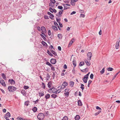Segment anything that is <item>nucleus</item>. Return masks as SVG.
I'll return each instance as SVG.
<instances>
[{"instance_id":"f257e3e1","label":"nucleus","mask_w":120,"mask_h":120,"mask_svg":"<svg viewBox=\"0 0 120 120\" xmlns=\"http://www.w3.org/2000/svg\"><path fill=\"white\" fill-rule=\"evenodd\" d=\"M16 89V87L12 86H9L8 88V90L10 92H13L15 91Z\"/></svg>"},{"instance_id":"f03ea898","label":"nucleus","mask_w":120,"mask_h":120,"mask_svg":"<svg viewBox=\"0 0 120 120\" xmlns=\"http://www.w3.org/2000/svg\"><path fill=\"white\" fill-rule=\"evenodd\" d=\"M37 118L39 120H42L44 118V114L42 113H39L37 116Z\"/></svg>"},{"instance_id":"7ed1b4c3","label":"nucleus","mask_w":120,"mask_h":120,"mask_svg":"<svg viewBox=\"0 0 120 120\" xmlns=\"http://www.w3.org/2000/svg\"><path fill=\"white\" fill-rule=\"evenodd\" d=\"M41 30L42 31L41 33L45 35V34L46 32V30L44 26H42L41 28Z\"/></svg>"},{"instance_id":"20e7f679","label":"nucleus","mask_w":120,"mask_h":120,"mask_svg":"<svg viewBox=\"0 0 120 120\" xmlns=\"http://www.w3.org/2000/svg\"><path fill=\"white\" fill-rule=\"evenodd\" d=\"M92 55V53L91 52H88L87 54V56L88 58H89V59H88L90 60Z\"/></svg>"},{"instance_id":"39448f33","label":"nucleus","mask_w":120,"mask_h":120,"mask_svg":"<svg viewBox=\"0 0 120 120\" xmlns=\"http://www.w3.org/2000/svg\"><path fill=\"white\" fill-rule=\"evenodd\" d=\"M63 11V10L60 11L59 12L58 14H56V15L58 17H60L61 16V15L62 14Z\"/></svg>"},{"instance_id":"423d86ee","label":"nucleus","mask_w":120,"mask_h":120,"mask_svg":"<svg viewBox=\"0 0 120 120\" xmlns=\"http://www.w3.org/2000/svg\"><path fill=\"white\" fill-rule=\"evenodd\" d=\"M88 78L85 75L84 77L82 79L83 82L85 83H86L87 82V80H88Z\"/></svg>"},{"instance_id":"0eeeda50","label":"nucleus","mask_w":120,"mask_h":120,"mask_svg":"<svg viewBox=\"0 0 120 120\" xmlns=\"http://www.w3.org/2000/svg\"><path fill=\"white\" fill-rule=\"evenodd\" d=\"M50 62L52 64H54L56 63V61L55 59H52L50 60Z\"/></svg>"},{"instance_id":"6e6552de","label":"nucleus","mask_w":120,"mask_h":120,"mask_svg":"<svg viewBox=\"0 0 120 120\" xmlns=\"http://www.w3.org/2000/svg\"><path fill=\"white\" fill-rule=\"evenodd\" d=\"M21 93L24 96H26V92L24 90H22L21 91Z\"/></svg>"},{"instance_id":"1a4fd4ad","label":"nucleus","mask_w":120,"mask_h":120,"mask_svg":"<svg viewBox=\"0 0 120 120\" xmlns=\"http://www.w3.org/2000/svg\"><path fill=\"white\" fill-rule=\"evenodd\" d=\"M0 83H1L2 86H6V84L4 81L2 79H1V81L0 82Z\"/></svg>"},{"instance_id":"9d476101","label":"nucleus","mask_w":120,"mask_h":120,"mask_svg":"<svg viewBox=\"0 0 120 120\" xmlns=\"http://www.w3.org/2000/svg\"><path fill=\"white\" fill-rule=\"evenodd\" d=\"M47 14L50 16L49 18L51 19H52V18L54 17L53 15L49 12H48Z\"/></svg>"},{"instance_id":"9b49d317","label":"nucleus","mask_w":120,"mask_h":120,"mask_svg":"<svg viewBox=\"0 0 120 120\" xmlns=\"http://www.w3.org/2000/svg\"><path fill=\"white\" fill-rule=\"evenodd\" d=\"M8 82L12 84H14L15 83V81L12 79H9L8 80Z\"/></svg>"},{"instance_id":"f8f14e48","label":"nucleus","mask_w":120,"mask_h":120,"mask_svg":"<svg viewBox=\"0 0 120 120\" xmlns=\"http://www.w3.org/2000/svg\"><path fill=\"white\" fill-rule=\"evenodd\" d=\"M88 68H87L83 70H81V71L82 72H86L88 71Z\"/></svg>"},{"instance_id":"ddd939ff","label":"nucleus","mask_w":120,"mask_h":120,"mask_svg":"<svg viewBox=\"0 0 120 120\" xmlns=\"http://www.w3.org/2000/svg\"><path fill=\"white\" fill-rule=\"evenodd\" d=\"M78 105L79 106H82V102L81 101V100H79L78 101Z\"/></svg>"},{"instance_id":"4468645a","label":"nucleus","mask_w":120,"mask_h":120,"mask_svg":"<svg viewBox=\"0 0 120 120\" xmlns=\"http://www.w3.org/2000/svg\"><path fill=\"white\" fill-rule=\"evenodd\" d=\"M84 61L87 65L90 66V62L88 61L86 59Z\"/></svg>"},{"instance_id":"2eb2a0df","label":"nucleus","mask_w":120,"mask_h":120,"mask_svg":"<svg viewBox=\"0 0 120 120\" xmlns=\"http://www.w3.org/2000/svg\"><path fill=\"white\" fill-rule=\"evenodd\" d=\"M119 42L117 41L116 44V49H118L119 46Z\"/></svg>"},{"instance_id":"dca6fc26","label":"nucleus","mask_w":120,"mask_h":120,"mask_svg":"<svg viewBox=\"0 0 120 120\" xmlns=\"http://www.w3.org/2000/svg\"><path fill=\"white\" fill-rule=\"evenodd\" d=\"M2 76V78L6 80L7 79V78L6 77V75L4 73H3L1 75Z\"/></svg>"},{"instance_id":"f3484780","label":"nucleus","mask_w":120,"mask_h":120,"mask_svg":"<svg viewBox=\"0 0 120 120\" xmlns=\"http://www.w3.org/2000/svg\"><path fill=\"white\" fill-rule=\"evenodd\" d=\"M78 0H71V4L72 5H74L73 4V3L74 2H76L78 1Z\"/></svg>"},{"instance_id":"a211bd4d","label":"nucleus","mask_w":120,"mask_h":120,"mask_svg":"<svg viewBox=\"0 0 120 120\" xmlns=\"http://www.w3.org/2000/svg\"><path fill=\"white\" fill-rule=\"evenodd\" d=\"M55 3H50L49 4V6L52 8L54 7Z\"/></svg>"},{"instance_id":"6ab92c4d","label":"nucleus","mask_w":120,"mask_h":120,"mask_svg":"<svg viewBox=\"0 0 120 120\" xmlns=\"http://www.w3.org/2000/svg\"><path fill=\"white\" fill-rule=\"evenodd\" d=\"M50 97V95L49 94H46V95L45 96V98L46 99H47L49 98Z\"/></svg>"},{"instance_id":"aec40b11","label":"nucleus","mask_w":120,"mask_h":120,"mask_svg":"<svg viewBox=\"0 0 120 120\" xmlns=\"http://www.w3.org/2000/svg\"><path fill=\"white\" fill-rule=\"evenodd\" d=\"M4 116L7 117H9L10 116V113L8 112Z\"/></svg>"},{"instance_id":"412c9836","label":"nucleus","mask_w":120,"mask_h":120,"mask_svg":"<svg viewBox=\"0 0 120 120\" xmlns=\"http://www.w3.org/2000/svg\"><path fill=\"white\" fill-rule=\"evenodd\" d=\"M32 110L34 112H36L37 111V108L36 107H35L33 108Z\"/></svg>"},{"instance_id":"4be33fe9","label":"nucleus","mask_w":120,"mask_h":120,"mask_svg":"<svg viewBox=\"0 0 120 120\" xmlns=\"http://www.w3.org/2000/svg\"><path fill=\"white\" fill-rule=\"evenodd\" d=\"M75 120H78L80 118V117L79 115H77L75 117Z\"/></svg>"},{"instance_id":"5701e85b","label":"nucleus","mask_w":120,"mask_h":120,"mask_svg":"<svg viewBox=\"0 0 120 120\" xmlns=\"http://www.w3.org/2000/svg\"><path fill=\"white\" fill-rule=\"evenodd\" d=\"M50 75L48 74H47L46 75V79L47 80H49L50 78Z\"/></svg>"},{"instance_id":"b1692460","label":"nucleus","mask_w":120,"mask_h":120,"mask_svg":"<svg viewBox=\"0 0 120 120\" xmlns=\"http://www.w3.org/2000/svg\"><path fill=\"white\" fill-rule=\"evenodd\" d=\"M74 82L73 81H70V85L71 87H73V86Z\"/></svg>"},{"instance_id":"393cba45","label":"nucleus","mask_w":120,"mask_h":120,"mask_svg":"<svg viewBox=\"0 0 120 120\" xmlns=\"http://www.w3.org/2000/svg\"><path fill=\"white\" fill-rule=\"evenodd\" d=\"M51 97L52 98H55L57 97V95L55 94H53L51 95Z\"/></svg>"},{"instance_id":"a878e982","label":"nucleus","mask_w":120,"mask_h":120,"mask_svg":"<svg viewBox=\"0 0 120 120\" xmlns=\"http://www.w3.org/2000/svg\"><path fill=\"white\" fill-rule=\"evenodd\" d=\"M41 43L44 46H46L47 45V43L44 41H42Z\"/></svg>"},{"instance_id":"bb28decb","label":"nucleus","mask_w":120,"mask_h":120,"mask_svg":"<svg viewBox=\"0 0 120 120\" xmlns=\"http://www.w3.org/2000/svg\"><path fill=\"white\" fill-rule=\"evenodd\" d=\"M58 37L59 39H61L62 38V34H59L58 35Z\"/></svg>"},{"instance_id":"cd10ccee","label":"nucleus","mask_w":120,"mask_h":120,"mask_svg":"<svg viewBox=\"0 0 120 120\" xmlns=\"http://www.w3.org/2000/svg\"><path fill=\"white\" fill-rule=\"evenodd\" d=\"M51 81L49 82L48 84V86L49 88H50L51 87Z\"/></svg>"},{"instance_id":"c85d7f7f","label":"nucleus","mask_w":120,"mask_h":120,"mask_svg":"<svg viewBox=\"0 0 120 120\" xmlns=\"http://www.w3.org/2000/svg\"><path fill=\"white\" fill-rule=\"evenodd\" d=\"M52 29L56 31L58 30L57 28L56 27V26H52Z\"/></svg>"},{"instance_id":"c756f323","label":"nucleus","mask_w":120,"mask_h":120,"mask_svg":"<svg viewBox=\"0 0 120 120\" xmlns=\"http://www.w3.org/2000/svg\"><path fill=\"white\" fill-rule=\"evenodd\" d=\"M62 85L66 87L68 85V83L66 82H63Z\"/></svg>"},{"instance_id":"7c9ffc66","label":"nucleus","mask_w":120,"mask_h":120,"mask_svg":"<svg viewBox=\"0 0 120 120\" xmlns=\"http://www.w3.org/2000/svg\"><path fill=\"white\" fill-rule=\"evenodd\" d=\"M47 53L49 55L51 56H53V55L52 54L51 52L49 51L48 50H47Z\"/></svg>"},{"instance_id":"2f4dec72","label":"nucleus","mask_w":120,"mask_h":120,"mask_svg":"<svg viewBox=\"0 0 120 120\" xmlns=\"http://www.w3.org/2000/svg\"><path fill=\"white\" fill-rule=\"evenodd\" d=\"M105 71V68H103L102 70L100 71V73L101 74H103L104 73Z\"/></svg>"},{"instance_id":"473e14b6","label":"nucleus","mask_w":120,"mask_h":120,"mask_svg":"<svg viewBox=\"0 0 120 120\" xmlns=\"http://www.w3.org/2000/svg\"><path fill=\"white\" fill-rule=\"evenodd\" d=\"M113 69L112 68L110 67H109L107 69V70L108 71H112Z\"/></svg>"},{"instance_id":"72a5a7b5","label":"nucleus","mask_w":120,"mask_h":120,"mask_svg":"<svg viewBox=\"0 0 120 120\" xmlns=\"http://www.w3.org/2000/svg\"><path fill=\"white\" fill-rule=\"evenodd\" d=\"M62 120H68V119L67 116H65L63 117Z\"/></svg>"},{"instance_id":"f704fd0d","label":"nucleus","mask_w":120,"mask_h":120,"mask_svg":"<svg viewBox=\"0 0 120 120\" xmlns=\"http://www.w3.org/2000/svg\"><path fill=\"white\" fill-rule=\"evenodd\" d=\"M120 72V70L119 71V72H118L113 77V80L115 78L117 75Z\"/></svg>"},{"instance_id":"c9c22d12","label":"nucleus","mask_w":120,"mask_h":120,"mask_svg":"<svg viewBox=\"0 0 120 120\" xmlns=\"http://www.w3.org/2000/svg\"><path fill=\"white\" fill-rule=\"evenodd\" d=\"M84 64V62L83 61L81 62L79 64L80 66H83Z\"/></svg>"},{"instance_id":"e433bc0d","label":"nucleus","mask_w":120,"mask_h":120,"mask_svg":"<svg viewBox=\"0 0 120 120\" xmlns=\"http://www.w3.org/2000/svg\"><path fill=\"white\" fill-rule=\"evenodd\" d=\"M84 85L82 84H81V86L80 87L82 89L83 91L84 89Z\"/></svg>"},{"instance_id":"4c0bfd02","label":"nucleus","mask_w":120,"mask_h":120,"mask_svg":"<svg viewBox=\"0 0 120 120\" xmlns=\"http://www.w3.org/2000/svg\"><path fill=\"white\" fill-rule=\"evenodd\" d=\"M40 35L43 38L45 41V40L46 39V38L43 35L41 34H40Z\"/></svg>"},{"instance_id":"58836bf2","label":"nucleus","mask_w":120,"mask_h":120,"mask_svg":"<svg viewBox=\"0 0 120 120\" xmlns=\"http://www.w3.org/2000/svg\"><path fill=\"white\" fill-rule=\"evenodd\" d=\"M73 64L74 67H75L76 66V61L75 60H74L73 61Z\"/></svg>"},{"instance_id":"ea45409f","label":"nucleus","mask_w":120,"mask_h":120,"mask_svg":"<svg viewBox=\"0 0 120 120\" xmlns=\"http://www.w3.org/2000/svg\"><path fill=\"white\" fill-rule=\"evenodd\" d=\"M43 93H44V92H43V93L39 92V96L40 97H42V96H43L44 95Z\"/></svg>"},{"instance_id":"a19ab883","label":"nucleus","mask_w":120,"mask_h":120,"mask_svg":"<svg viewBox=\"0 0 120 120\" xmlns=\"http://www.w3.org/2000/svg\"><path fill=\"white\" fill-rule=\"evenodd\" d=\"M61 90L60 89H58V90H57V89H56V94H57L61 92Z\"/></svg>"},{"instance_id":"79ce46f5","label":"nucleus","mask_w":120,"mask_h":120,"mask_svg":"<svg viewBox=\"0 0 120 120\" xmlns=\"http://www.w3.org/2000/svg\"><path fill=\"white\" fill-rule=\"evenodd\" d=\"M51 51L52 53L55 56H57V54L54 51L52 50H51Z\"/></svg>"},{"instance_id":"37998d69","label":"nucleus","mask_w":120,"mask_h":120,"mask_svg":"<svg viewBox=\"0 0 120 120\" xmlns=\"http://www.w3.org/2000/svg\"><path fill=\"white\" fill-rule=\"evenodd\" d=\"M42 88L43 89H45V83L44 82H42Z\"/></svg>"},{"instance_id":"c03bdc74","label":"nucleus","mask_w":120,"mask_h":120,"mask_svg":"<svg viewBox=\"0 0 120 120\" xmlns=\"http://www.w3.org/2000/svg\"><path fill=\"white\" fill-rule=\"evenodd\" d=\"M92 82V81L91 80H89L88 85H87V86L88 87H90V83Z\"/></svg>"},{"instance_id":"a18cd8bd","label":"nucleus","mask_w":120,"mask_h":120,"mask_svg":"<svg viewBox=\"0 0 120 120\" xmlns=\"http://www.w3.org/2000/svg\"><path fill=\"white\" fill-rule=\"evenodd\" d=\"M54 87H53L52 88H53ZM56 89L55 88H53V89L52 90V93H55L56 92Z\"/></svg>"},{"instance_id":"49530a36","label":"nucleus","mask_w":120,"mask_h":120,"mask_svg":"<svg viewBox=\"0 0 120 120\" xmlns=\"http://www.w3.org/2000/svg\"><path fill=\"white\" fill-rule=\"evenodd\" d=\"M67 5H65V7H64V9L65 10L70 8L67 6Z\"/></svg>"},{"instance_id":"de8ad7c7","label":"nucleus","mask_w":120,"mask_h":120,"mask_svg":"<svg viewBox=\"0 0 120 120\" xmlns=\"http://www.w3.org/2000/svg\"><path fill=\"white\" fill-rule=\"evenodd\" d=\"M44 114L46 116H48L49 115V112L48 111H47L46 112H45V113H44Z\"/></svg>"},{"instance_id":"09e8293b","label":"nucleus","mask_w":120,"mask_h":120,"mask_svg":"<svg viewBox=\"0 0 120 120\" xmlns=\"http://www.w3.org/2000/svg\"><path fill=\"white\" fill-rule=\"evenodd\" d=\"M64 94L65 95V96H67V97L68 96V95L69 94V92L65 93H64Z\"/></svg>"},{"instance_id":"8fccbe9b","label":"nucleus","mask_w":120,"mask_h":120,"mask_svg":"<svg viewBox=\"0 0 120 120\" xmlns=\"http://www.w3.org/2000/svg\"><path fill=\"white\" fill-rule=\"evenodd\" d=\"M23 88L25 90L29 88V87L28 86H25L23 87Z\"/></svg>"},{"instance_id":"3c124183","label":"nucleus","mask_w":120,"mask_h":120,"mask_svg":"<svg viewBox=\"0 0 120 120\" xmlns=\"http://www.w3.org/2000/svg\"><path fill=\"white\" fill-rule=\"evenodd\" d=\"M62 5L64 6V7H65V5H67L68 6H70L71 5L70 4H62Z\"/></svg>"},{"instance_id":"603ef678","label":"nucleus","mask_w":120,"mask_h":120,"mask_svg":"<svg viewBox=\"0 0 120 120\" xmlns=\"http://www.w3.org/2000/svg\"><path fill=\"white\" fill-rule=\"evenodd\" d=\"M53 89V88H50L48 90V91L50 93H52V90Z\"/></svg>"},{"instance_id":"864d4df0","label":"nucleus","mask_w":120,"mask_h":120,"mask_svg":"<svg viewBox=\"0 0 120 120\" xmlns=\"http://www.w3.org/2000/svg\"><path fill=\"white\" fill-rule=\"evenodd\" d=\"M29 102L28 101H25V102L24 104L25 105H26L27 106L29 105Z\"/></svg>"},{"instance_id":"5fc2aeb1","label":"nucleus","mask_w":120,"mask_h":120,"mask_svg":"<svg viewBox=\"0 0 120 120\" xmlns=\"http://www.w3.org/2000/svg\"><path fill=\"white\" fill-rule=\"evenodd\" d=\"M39 100L38 99H37L36 101H33V102H34V104H37L38 103V102Z\"/></svg>"},{"instance_id":"6e6d98bb","label":"nucleus","mask_w":120,"mask_h":120,"mask_svg":"<svg viewBox=\"0 0 120 120\" xmlns=\"http://www.w3.org/2000/svg\"><path fill=\"white\" fill-rule=\"evenodd\" d=\"M60 19H58L57 18H56V20L57 22L59 23H60Z\"/></svg>"},{"instance_id":"4d7b16f0","label":"nucleus","mask_w":120,"mask_h":120,"mask_svg":"<svg viewBox=\"0 0 120 120\" xmlns=\"http://www.w3.org/2000/svg\"><path fill=\"white\" fill-rule=\"evenodd\" d=\"M49 9L51 12L53 13L52 11H53V9L52 8H50Z\"/></svg>"},{"instance_id":"13d9d810","label":"nucleus","mask_w":120,"mask_h":120,"mask_svg":"<svg viewBox=\"0 0 120 120\" xmlns=\"http://www.w3.org/2000/svg\"><path fill=\"white\" fill-rule=\"evenodd\" d=\"M58 8L60 10H62L63 9V7L62 6H58Z\"/></svg>"},{"instance_id":"bf43d9fd","label":"nucleus","mask_w":120,"mask_h":120,"mask_svg":"<svg viewBox=\"0 0 120 120\" xmlns=\"http://www.w3.org/2000/svg\"><path fill=\"white\" fill-rule=\"evenodd\" d=\"M44 18L45 19H49L48 16L46 15L44 16Z\"/></svg>"},{"instance_id":"052dcab7","label":"nucleus","mask_w":120,"mask_h":120,"mask_svg":"<svg viewBox=\"0 0 120 120\" xmlns=\"http://www.w3.org/2000/svg\"><path fill=\"white\" fill-rule=\"evenodd\" d=\"M94 75L93 74H91L90 76V78L91 79H93V77Z\"/></svg>"},{"instance_id":"680f3d73","label":"nucleus","mask_w":120,"mask_h":120,"mask_svg":"<svg viewBox=\"0 0 120 120\" xmlns=\"http://www.w3.org/2000/svg\"><path fill=\"white\" fill-rule=\"evenodd\" d=\"M96 109H97L99 110H101V108L98 106H97L96 107Z\"/></svg>"},{"instance_id":"e2e57ef3","label":"nucleus","mask_w":120,"mask_h":120,"mask_svg":"<svg viewBox=\"0 0 120 120\" xmlns=\"http://www.w3.org/2000/svg\"><path fill=\"white\" fill-rule=\"evenodd\" d=\"M54 25L55 26H58V27H59L58 24L56 22H54Z\"/></svg>"},{"instance_id":"0e129e2a","label":"nucleus","mask_w":120,"mask_h":120,"mask_svg":"<svg viewBox=\"0 0 120 120\" xmlns=\"http://www.w3.org/2000/svg\"><path fill=\"white\" fill-rule=\"evenodd\" d=\"M52 77L53 78V79H54L55 77V74L54 72H53Z\"/></svg>"},{"instance_id":"69168bd1","label":"nucleus","mask_w":120,"mask_h":120,"mask_svg":"<svg viewBox=\"0 0 120 120\" xmlns=\"http://www.w3.org/2000/svg\"><path fill=\"white\" fill-rule=\"evenodd\" d=\"M50 3H55L56 1L55 0H50Z\"/></svg>"},{"instance_id":"338daca9","label":"nucleus","mask_w":120,"mask_h":120,"mask_svg":"<svg viewBox=\"0 0 120 120\" xmlns=\"http://www.w3.org/2000/svg\"><path fill=\"white\" fill-rule=\"evenodd\" d=\"M69 90L68 89H66L65 90V92L66 93L68 92V91H69Z\"/></svg>"},{"instance_id":"774afa93","label":"nucleus","mask_w":120,"mask_h":120,"mask_svg":"<svg viewBox=\"0 0 120 120\" xmlns=\"http://www.w3.org/2000/svg\"><path fill=\"white\" fill-rule=\"evenodd\" d=\"M48 35H50L51 34V31L50 30H49L48 31Z\"/></svg>"}]
</instances>
